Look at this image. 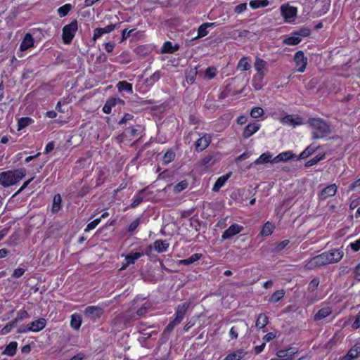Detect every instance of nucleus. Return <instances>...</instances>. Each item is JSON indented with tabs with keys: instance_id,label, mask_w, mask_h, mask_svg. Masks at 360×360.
<instances>
[{
	"instance_id": "nucleus-16",
	"label": "nucleus",
	"mask_w": 360,
	"mask_h": 360,
	"mask_svg": "<svg viewBox=\"0 0 360 360\" xmlns=\"http://www.w3.org/2000/svg\"><path fill=\"white\" fill-rule=\"evenodd\" d=\"M260 125L257 123H251L248 124L243 133V136L244 139H248L253 135L255 132H257L259 129Z\"/></svg>"
},
{
	"instance_id": "nucleus-3",
	"label": "nucleus",
	"mask_w": 360,
	"mask_h": 360,
	"mask_svg": "<svg viewBox=\"0 0 360 360\" xmlns=\"http://www.w3.org/2000/svg\"><path fill=\"white\" fill-rule=\"evenodd\" d=\"M308 124L311 127L313 139H322L331 131L330 126L322 119L310 118Z\"/></svg>"
},
{
	"instance_id": "nucleus-64",
	"label": "nucleus",
	"mask_w": 360,
	"mask_h": 360,
	"mask_svg": "<svg viewBox=\"0 0 360 360\" xmlns=\"http://www.w3.org/2000/svg\"><path fill=\"white\" fill-rule=\"evenodd\" d=\"M352 327L355 329H357L360 327V312L356 315L355 320L352 323Z\"/></svg>"
},
{
	"instance_id": "nucleus-48",
	"label": "nucleus",
	"mask_w": 360,
	"mask_h": 360,
	"mask_svg": "<svg viewBox=\"0 0 360 360\" xmlns=\"http://www.w3.org/2000/svg\"><path fill=\"white\" fill-rule=\"evenodd\" d=\"M162 52L173 53H174L173 44L170 41L165 42L162 47Z\"/></svg>"
},
{
	"instance_id": "nucleus-41",
	"label": "nucleus",
	"mask_w": 360,
	"mask_h": 360,
	"mask_svg": "<svg viewBox=\"0 0 360 360\" xmlns=\"http://www.w3.org/2000/svg\"><path fill=\"white\" fill-rule=\"evenodd\" d=\"M175 153L171 150H167L163 156V162L169 164L174 160Z\"/></svg>"
},
{
	"instance_id": "nucleus-19",
	"label": "nucleus",
	"mask_w": 360,
	"mask_h": 360,
	"mask_svg": "<svg viewBox=\"0 0 360 360\" xmlns=\"http://www.w3.org/2000/svg\"><path fill=\"white\" fill-rule=\"evenodd\" d=\"M295 157V155L291 151H286L278 154L276 157L272 159L271 162L278 163L280 162H285Z\"/></svg>"
},
{
	"instance_id": "nucleus-25",
	"label": "nucleus",
	"mask_w": 360,
	"mask_h": 360,
	"mask_svg": "<svg viewBox=\"0 0 360 360\" xmlns=\"http://www.w3.org/2000/svg\"><path fill=\"white\" fill-rule=\"evenodd\" d=\"M198 74L197 67L191 68L189 70L186 72V81L188 84H192L195 80Z\"/></svg>"
},
{
	"instance_id": "nucleus-21",
	"label": "nucleus",
	"mask_w": 360,
	"mask_h": 360,
	"mask_svg": "<svg viewBox=\"0 0 360 360\" xmlns=\"http://www.w3.org/2000/svg\"><path fill=\"white\" fill-rule=\"evenodd\" d=\"M231 175V172H229L226 174V175H223L218 178V179L216 181L215 184H214V186L212 188V191L214 192H217L219 191V189L224 185L226 181L229 179V177Z\"/></svg>"
},
{
	"instance_id": "nucleus-51",
	"label": "nucleus",
	"mask_w": 360,
	"mask_h": 360,
	"mask_svg": "<svg viewBox=\"0 0 360 360\" xmlns=\"http://www.w3.org/2000/svg\"><path fill=\"white\" fill-rule=\"evenodd\" d=\"M120 24H121V22H119L118 24H110L109 25L105 26V27L101 28L103 34L111 32L116 27H117Z\"/></svg>"
},
{
	"instance_id": "nucleus-42",
	"label": "nucleus",
	"mask_w": 360,
	"mask_h": 360,
	"mask_svg": "<svg viewBox=\"0 0 360 360\" xmlns=\"http://www.w3.org/2000/svg\"><path fill=\"white\" fill-rule=\"evenodd\" d=\"M274 229V226L270 222H266L262 230V236H269L272 233Z\"/></svg>"
},
{
	"instance_id": "nucleus-14",
	"label": "nucleus",
	"mask_w": 360,
	"mask_h": 360,
	"mask_svg": "<svg viewBox=\"0 0 360 360\" xmlns=\"http://www.w3.org/2000/svg\"><path fill=\"white\" fill-rule=\"evenodd\" d=\"M46 321L44 318L38 319L30 323L29 328L30 331L39 332L44 329L46 326Z\"/></svg>"
},
{
	"instance_id": "nucleus-45",
	"label": "nucleus",
	"mask_w": 360,
	"mask_h": 360,
	"mask_svg": "<svg viewBox=\"0 0 360 360\" xmlns=\"http://www.w3.org/2000/svg\"><path fill=\"white\" fill-rule=\"evenodd\" d=\"M188 184L186 180L181 181L174 186V191L176 193H180L186 188H187Z\"/></svg>"
},
{
	"instance_id": "nucleus-32",
	"label": "nucleus",
	"mask_w": 360,
	"mask_h": 360,
	"mask_svg": "<svg viewBox=\"0 0 360 360\" xmlns=\"http://www.w3.org/2000/svg\"><path fill=\"white\" fill-rule=\"evenodd\" d=\"M271 155L269 153H262L259 158H257L255 162H254V164L255 165H259V164H263V163H267V162H271Z\"/></svg>"
},
{
	"instance_id": "nucleus-49",
	"label": "nucleus",
	"mask_w": 360,
	"mask_h": 360,
	"mask_svg": "<svg viewBox=\"0 0 360 360\" xmlns=\"http://www.w3.org/2000/svg\"><path fill=\"white\" fill-rule=\"evenodd\" d=\"M238 67L243 70H248L250 68V65L246 58H243L240 60Z\"/></svg>"
},
{
	"instance_id": "nucleus-15",
	"label": "nucleus",
	"mask_w": 360,
	"mask_h": 360,
	"mask_svg": "<svg viewBox=\"0 0 360 360\" xmlns=\"http://www.w3.org/2000/svg\"><path fill=\"white\" fill-rule=\"evenodd\" d=\"M34 38L30 33H27L20 46V51H25L34 46Z\"/></svg>"
},
{
	"instance_id": "nucleus-2",
	"label": "nucleus",
	"mask_w": 360,
	"mask_h": 360,
	"mask_svg": "<svg viewBox=\"0 0 360 360\" xmlns=\"http://www.w3.org/2000/svg\"><path fill=\"white\" fill-rule=\"evenodd\" d=\"M26 175L23 168L8 170L0 173V184L4 187H9L18 183Z\"/></svg>"
},
{
	"instance_id": "nucleus-62",
	"label": "nucleus",
	"mask_w": 360,
	"mask_h": 360,
	"mask_svg": "<svg viewBox=\"0 0 360 360\" xmlns=\"http://www.w3.org/2000/svg\"><path fill=\"white\" fill-rule=\"evenodd\" d=\"M103 35L101 28H96L94 30L93 41H96L98 38Z\"/></svg>"
},
{
	"instance_id": "nucleus-34",
	"label": "nucleus",
	"mask_w": 360,
	"mask_h": 360,
	"mask_svg": "<svg viewBox=\"0 0 360 360\" xmlns=\"http://www.w3.org/2000/svg\"><path fill=\"white\" fill-rule=\"evenodd\" d=\"M143 255V252H133L130 253L125 257V261L128 264H134L135 261Z\"/></svg>"
},
{
	"instance_id": "nucleus-17",
	"label": "nucleus",
	"mask_w": 360,
	"mask_h": 360,
	"mask_svg": "<svg viewBox=\"0 0 360 360\" xmlns=\"http://www.w3.org/2000/svg\"><path fill=\"white\" fill-rule=\"evenodd\" d=\"M281 122L289 126L299 125L302 123V119L300 117H294L292 115H288L281 118Z\"/></svg>"
},
{
	"instance_id": "nucleus-23",
	"label": "nucleus",
	"mask_w": 360,
	"mask_h": 360,
	"mask_svg": "<svg viewBox=\"0 0 360 360\" xmlns=\"http://www.w3.org/2000/svg\"><path fill=\"white\" fill-rule=\"evenodd\" d=\"M332 311L329 307L322 308L317 311V313L314 315V321H319L325 319L328 315L331 314Z\"/></svg>"
},
{
	"instance_id": "nucleus-50",
	"label": "nucleus",
	"mask_w": 360,
	"mask_h": 360,
	"mask_svg": "<svg viewBox=\"0 0 360 360\" xmlns=\"http://www.w3.org/2000/svg\"><path fill=\"white\" fill-rule=\"evenodd\" d=\"M319 282H320L319 278H313L308 285V290L311 292L315 291L319 285Z\"/></svg>"
},
{
	"instance_id": "nucleus-33",
	"label": "nucleus",
	"mask_w": 360,
	"mask_h": 360,
	"mask_svg": "<svg viewBox=\"0 0 360 360\" xmlns=\"http://www.w3.org/2000/svg\"><path fill=\"white\" fill-rule=\"evenodd\" d=\"M82 323V319L78 314H73L71 316L70 325L71 327L75 330H78Z\"/></svg>"
},
{
	"instance_id": "nucleus-63",
	"label": "nucleus",
	"mask_w": 360,
	"mask_h": 360,
	"mask_svg": "<svg viewBox=\"0 0 360 360\" xmlns=\"http://www.w3.org/2000/svg\"><path fill=\"white\" fill-rule=\"evenodd\" d=\"M349 246L354 252L359 251L360 250V239L356 240L354 243H350Z\"/></svg>"
},
{
	"instance_id": "nucleus-55",
	"label": "nucleus",
	"mask_w": 360,
	"mask_h": 360,
	"mask_svg": "<svg viewBox=\"0 0 360 360\" xmlns=\"http://www.w3.org/2000/svg\"><path fill=\"white\" fill-rule=\"evenodd\" d=\"M161 75L160 71H156L150 77L149 79H148V81L153 84L160 79Z\"/></svg>"
},
{
	"instance_id": "nucleus-37",
	"label": "nucleus",
	"mask_w": 360,
	"mask_h": 360,
	"mask_svg": "<svg viewBox=\"0 0 360 360\" xmlns=\"http://www.w3.org/2000/svg\"><path fill=\"white\" fill-rule=\"evenodd\" d=\"M178 324V323L174 322V320L172 321L164 330L162 336L165 338H167L173 330L174 328Z\"/></svg>"
},
{
	"instance_id": "nucleus-38",
	"label": "nucleus",
	"mask_w": 360,
	"mask_h": 360,
	"mask_svg": "<svg viewBox=\"0 0 360 360\" xmlns=\"http://www.w3.org/2000/svg\"><path fill=\"white\" fill-rule=\"evenodd\" d=\"M32 120L30 117H25L18 120V130H21L28 126Z\"/></svg>"
},
{
	"instance_id": "nucleus-44",
	"label": "nucleus",
	"mask_w": 360,
	"mask_h": 360,
	"mask_svg": "<svg viewBox=\"0 0 360 360\" xmlns=\"http://www.w3.org/2000/svg\"><path fill=\"white\" fill-rule=\"evenodd\" d=\"M72 8V6L70 4H65L64 6H60L58 9V13L60 17H65Z\"/></svg>"
},
{
	"instance_id": "nucleus-59",
	"label": "nucleus",
	"mask_w": 360,
	"mask_h": 360,
	"mask_svg": "<svg viewBox=\"0 0 360 360\" xmlns=\"http://www.w3.org/2000/svg\"><path fill=\"white\" fill-rule=\"evenodd\" d=\"M143 201V197L138 194L135 195L133 202L131 204V207H136Z\"/></svg>"
},
{
	"instance_id": "nucleus-1",
	"label": "nucleus",
	"mask_w": 360,
	"mask_h": 360,
	"mask_svg": "<svg viewBox=\"0 0 360 360\" xmlns=\"http://www.w3.org/2000/svg\"><path fill=\"white\" fill-rule=\"evenodd\" d=\"M344 256L341 248H334L324 252L310 259L305 264L307 269H313L325 265L340 262Z\"/></svg>"
},
{
	"instance_id": "nucleus-39",
	"label": "nucleus",
	"mask_w": 360,
	"mask_h": 360,
	"mask_svg": "<svg viewBox=\"0 0 360 360\" xmlns=\"http://www.w3.org/2000/svg\"><path fill=\"white\" fill-rule=\"evenodd\" d=\"M324 157H325L324 154L318 155L314 157L313 158L310 159L305 163V167H311V166L317 164L319 161L323 160L324 158Z\"/></svg>"
},
{
	"instance_id": "nucleus-12",
	"label": "nucleus",
	"mask_w": 360,
	"mask_h": 360,
	"mask_svg": "<svg viewBox=\"0 0 360 360\" xmlns=\"http://www.w3.org/2000/svg\"><path fill=\"white\" fill-rule=\"evenodd\" d=\"M337 192V186L335 184H331L323 188L319 194V198L322 200L329 197L334 196Z\"/></svg>"
},
{
	"instance_id": "nucleus-56",
	"label": "nucleus",
	"mask_w": 360,
	"mask_h": 360,
	"mask_svg": "<svg viewBox=\"0 0 360 360\" xmlns=\"http://www.w3.org/2000/svg\"><path fill=\"white\" fill-rule=\"evenodd\" d=\"M30 317V315L29 314L27 313V311L25 310H20L18 312V314H17V320H19L20 321L25 319H27Z\"/></svg>"
},
{
	"instance_id": "nucleus-30",
	"label": "nucleus",
	"mask_w": 360,
	"mask_h": 360,
	"mask_svg": "<svg viewBox=\"0 0 360 360\" xmlns=\"http://www.w3.org/2000/svg\"><path fill=\"white\" fill-rule=\"evenodd\" d=\"M62 198L60 194H56L53 200L52 212H58L60 210Z\"/></svg>"
},
{
	"instance_id": "nucleus-35",
	"label": "nucleus",
	"mask_w": 360,
	"mask_h": 360,
	"mask_svg": "<svg viewBox=\"0 0 360 360\" xmlns=\"http://www.w3.org/2000/svg\"><path fill=\"white\" fill-rule=\"evenodd\" d=\"M117 86L120 91H132V85L126 81L119 82Z\"/></svg>"
},
{
	"instance_id": "nucleus-52",
	"label": "nucleus",
	"mask_w": 360,
	"mask_h": 360,
	"mask_svg": "<svg viewBox=\"0 0 360 360\" xmlns=\"http://www.w3.org/2000/svg\"><path fill=\"white\" fill-rule=\"evenodd\" d=\"M295 32L297 33V35L302 38L303 37L309 36L311 34V30L308 27H304Z\"/></svg>"
},
{
	"instance_id": "nucleus-7",
	"label": "nucleus",
	"mask_w": 360,
	"mask_h": 360,
	"mask_svg": "<svg viewBox=\"0 0 360 360\" xmlns=\"http://www.w3.org/2000/svg\"><path fill=\"white\" fill-rule=\"evenodd\" d=\"M294 60L297 67V71L303 72L305 70L307 64V59L304 56V53L302 51H297L294 56Z\"/></svg>"
},
{
	"instance_id": "nucleus-27",
	"label": "nucleus",
	"mask_w": 360,
	"mask_h": 360,
	"mask_svg": "<svg viewBox=\"0 0 360 360\" xmlns=\"http://www.w3.org/2000/svg\"><path fill=\"white\" fill-rule=\"evenodd\" d=\"M216 162L214 153H209L205 156L201 160V165L204 166L213 165Z\"/></svg>"
},
{
	"instance_id": "nucleus-22",
	"label": "nucleus",
	"mask_w": 360,
	"mask_h": 360,
	"mask_svg": "<svg viewBox=\"0 0 360 360\" xmlns=\"http://www.w3.org/2000/svg\"><path fill=\"white\" fill-rule=\"evenodd\" d=\"M18 343L15 341L11 342L5 348L2 354L7 355L8 356H13L17 351Z\"/></svg>"
},
{
	"instance_id": "nucleus-47",
	"label": "nucleus",
	"mask_w": 360,
	"mask_h": 360,
	"mask_svg": "<svg viewBox=\"0 0 360 360\" xmlns=\"http://www.w3.org/2000/svg\"><path fill=\"white\" fill-rule=\"evenodd\" d=\"M264 113V110L260 107H255L251 110L250 116L253 118L259 117Z\"/></svg>"
},
{
	"instance_id": "nucleus-24",
	"label": "nucleus",
	"mask_w": 360,
	"mask_h": 360,
	"mask_svg": "<svg viewBox=\"0 0 360 360\" xmlns=\"http://www.w3.org/2000/svg\"><path fill=\"white\" fill-rule=\"evenodd\" d=\"M169 247V243L165 240H158L154 243V249L158 252H164Z\"/></svg>"
},
{
	"instance_id": "nucleus-28",
	"label": "nucleus",
	"mask_w": 360,
	"mask_h": 360,
	"mask_svg": "<svg viewBox=\"0 0 360 360\" xmlns=\"http://www.w3.org/2000/svg\"><path fill=\"white\" fill-rule=\"evenodd\" d=\"M269 1L268 0H254L250 2V6L252 9L259 8H264L269 6Z\"/></svg>"
},
{
	"instance_id": "nucleus-57",
	"label": "nucleus",
	"mask_w": 360,
	"mask_h": 360,
	"mask_svg": "<svg viewBox=\"0 0 360 360\" xmlns=\"http://www.w3.org/2000/svg\"><path fill=\"white\" fill-rule=\"evenodd\" d=\"M247 9V3H242L236 6L234 8V12L240 14Z\"/></svg>"
},
{
	"instance_id": "nucleus-5",
	"label": "nucleus",
	"mask_w": 360,
	"mask_h": 360,
	"mask_svg": "<svg viewBox=\"0 0 360 360\" xmlns=\"http://www.w3.org/2000/svg\"><path fill=\"white\" fill-rule=\"evenodd\" d=\"M268 63L264 60L256 57L254 67L257 72L260 80H262L265 75L268 72Z\"/></svg>"
},
{
	"instance_id": "nucleus-13",
	"label": "nucleus",
	"mask_w": 360,
	"mask_h": 360,
	"mask_svg": "<svg viewBox=\"0 0 360 360\" xmlns=\"http://www.w3.org/2000/svg\"><path fill=\"white\" fill-rule=\"evenodd\" d=\"M281 9L283 18L289 21H291L297 14V8L293 6H282Z\"/></svg>"
},
{
	"instance_id": "nucleus-26",
	"label": "nucleus",
	"mask_w": 360,
	"mask_h": 360,
	"mask_svg": "<svg viewBox=\"0 0 360 360\" xmlns=\"http://www.w3.org/2000/svg\"><path fill=\"white\" fill-rule=\"evenodd\" d=\"M302 40V38L297 35L296 32H294L292 36H290L284 39V44L287 45L294 46L298 44Z\"/></svg>"
},
{
	"instance_id": "nucleus-9",
	"label": "nucleus",
	"mask_w": 360,
	"mask_h": 360,
	"mask_svg": "<svg viewBox=\"0 0 360 360\" xmlns=\"http://www.w3.org/2000/svg\"><path fill=\"white\" fill-rule=\"evenodd\" d=\"M297 352L295 347H290L288 349L279 350L276 353L278 357L276 360H292L293 356Z\"/></svg>"
},
{
	"instance_id": "nucleus-10",
	"label": "nucleus",
	"mask_w": 360,
	"mask_h": 360,
	"mask_svg": "<svg viewBox=\"0 0 360 360\" xmlns=\"http://www.w3.org/2000/svg\"><path fill=\"white\" fill-rule=\"evenodd\" d=\"M243 230V227L238 224H232L229 229H227L223 233L221 238L223 240L230 239L235 235L239 233Z\"/></svg>"
},
{
	"instance_id": "nucleus-8",
	"label": "nucleus",
	"mask_w": 360,
	"mask_h": 360,
	"mask_svg": "<svg viewBox=\"0 0 360 360\" xmlns=\"http://www.w3.org/2000/svg\"><path fill=\"white\" fill-rule=\"evenodd\" d=\"M191 304V302H186L183 303L182 304H179L176 308V312H175V318H174V322L180 323L181 321L183 320L189 306Z\"/></svg>"
},
{
	"instance_id": "nucleus-36",
	"label": "nucleus",
	"mask_w": 360,
	"mask_h": 360,
	"mask_svg": "<svg viewBox=\"0 0 360 360\" xmlns=\"http://www.w3.org/2000/svg\"><path fill=\"white\" fill-rule=\"evenodd\" d=\"M285 292L283 290L276 291L269 298V302L276 303L279 302L284 296Z\"/></svg>"
},
{
	"instance_id": "nucleus-61",
	"label": "nucleus",
	"mask_w": 360,
	"mask_h": 360,
	"mask_svg": "<svg viewBox=\"0 0 360 360\" xmlns=\"http://www.w3.org/2000/svg\"><path fill=\"white\" fill-rule=\"evenodd\" d=\"M134 116L131 114L127 113L124 115V117L119 121V124H122L124 123H126L127 122L132 120Z\"/></svg>"
},
{
	"instance_id": "nucleus-18",
	"label": "nucleus",
	"mask_w": 360,
	"mask_h": 360,
	"mask_svg": "<svg viewBox=\"0 0 360 360\" xmlns=\"http://www.w3.org/2000/svg\"><path fill=\"white\" fill-rule=\"evenodd\" d=\"M214 25V22H205L202 24L198 28V35L192 39V40H195L198 38H201L205 37L208 34L207 29L209 27H213Z\"/></svg>"
},
{
	"instance_id": "nucleus-46",
	"label": "nucleus",
	"mask_w": 360,
	"mask_h": 360,
	"mask_svg": "<svg viewBox=\"0 0 360 360\" xmlns=\"http://www.w3.org/2000/svg\"><path fill=\"white\" fill-rule=\"evenodd\" d=\"M359 355L357 354L356 352L350 349L347 354L343 356L340 360H354L356 359Z\"/></svg>"
},
{
	"instance_id": "nucleus-20",
	"label": "nucleus",
	"mask_w": 360,
	"mask_h": 360,
	"mask_svg": "<svg viewBox=\"0 0 360 360\" xmlns=\"http://www.w3.org/2000/svg\"><path fill=\"white\" fill-rule=\"evenodd\" d=\"M248 328V325L244 321H240L238 323L237 326H233L229 332V335L232 339H237L238 336V332L242 329H246Z\"/></svg>"
},
{
	"instance_id": "nucleus-4",
	"label": "nucleus",
	"mask_w": 360,
	"mask_h": 360,
	"mask_svg": "<svg viewBox=\"0 0 360 360\" xmlns=\"http://www.w3.org/2000/svg\"><path fill=\"white\" fill-rule=\"evenodd\" d=\"M78 29L77 21L74 20L70 24L66 25L63 28V40L65 44H70L74 38Z\"/></svg>"
},
{
	"instance_id": "nucleus-6",
	"label": "nucleus",
	"mask_w": 360,
	"mask_h": 360,
	"mask_svg": "<svg viewBox=\"0 0 360 360\" xmlns=\"http://www.w3.org/2000/svg\"><path fill=\"white\" fill-rule=\"evenodd\" d=\"M103 314V309L98 306H89L84 310V315L88 319L96 320Z\"/></svg>"
},
{
	"instance_id": "nucleus-31",
	"label": "nucleus",
	"mask_w": 360,
	"mask_h": 360,
	"mask_svg": "<svg viewBox=\"0 0 360 360\" xmlns=\"http://www.w3.org/2000/svg\"><path fill=\"white\" fill-rule=\"evenodd\" d=\"M267 324H268L267 316L264 313L260 314L257 319L256 326L259 328H263Z\"/></svg>"
},
{
	"instance_id": "nucleus-60",
	"label": "nucleus",
	"mask_w": 360,
	"mask_h": 360,
	"mask_svg": "<svg viewBox=\"0 0 360 360\" xmlns=\"http://www.w3.org/2000/svg\"><path fill=\"white\" fill-rule=\"evenodd\" d=\"M25 272V269L23 268L15 269L13 271V277L16 278H20L24 274Z\"/></svg>"
},
{
	"instance_id": "nucleus-43",
	"label": "nucleus",
	"mask_w": 360,
	"mask_h": 360,
	"mask_svg": "<svg viewBox=\"0 0 360 360\" xmlns=\"http://www.w3.org/2000/svg\"><path fill=\"white\" fill-rule=\"evenodd\" d=\"M243 353L244 352L243 351H238L236 352L229 354L224 360H240L243 357Z\"/></svg>"
},
{
	"instance_id": "nucleus-54",
	"label": "nucleus",
	"mask_w": 360,
	"mask_h": 360,
	"mask_svg": "<svg viewBox=\"0 0 360 360\" xmlns=\"http://www.w3.org/2000/svg\"><path fill=\"white\" fill-rule=\"evenodd\" d=\"M101 218H98L92 221L91 222L89 223L84 229L86 232L89 231L90 230L94 229L96 228V226L100 223Z\"/></svg>"
},
{
	"instance_id": "nucleus-58",
	"label": "nucleus",
	"mask_w": 360,
	"mask_h": 360,
	"mask_svg": "<svg viewBox=\"0 0 360 360\" xmlns=\"http://www.w3.org/2000/svg\"><path fill=\"white\" fill-rule=\"evenodd\" d=\"M140 218L136 219L134 221H133L129 226L128 231L129 232H133L136 230V229L138 227V226L140 224Z\"/></svg>"
},
{
	"instance_id": "nucleus-53",
	"label": "nucleus",
	"mask_w": 360,
	"mask_h": 360,
	"mask_svg": "<svg viewBox=\"0 0 360 360\" xmlns=\"http://www.w3.org/2000/svg\"><path fill=\"white\" fill-rule=\"evenodd\" d=\"M205 75L208 79H212L216 75V68L214 67H209L205 72Z\"/></svg>"
},
{
	"instance_id": "nucleus-29",
	"label": "nucleus",
	"mask_w": 360,
	"mask_h": 360,
	"mask_svg": "<svg viewBox=\"0 0 360 360\" xmlns=\"http://www.w3.org/2000/svg\"><path fill=\"white\" fill-rule=\"evenodd\" d=\"M201 257H202V254L195 253V254L192 255L190 257H188L187 259L180 260L179 264L188 266V265L193 264V262L198 261V259H200Z\"/></svg>"
},
{
	"instance_id": "nucleus-11",
	"label": "nucleus",
	"mask_w": 360,
	"mask_h": 360,
	"mask_svg": "<svg viewBox=\"0 0 360 360\" xmlns=\"http://www.w3.org/2000/svg\"><path fill=\"white\" fill-rule=\"evenodd\" d=\"M210 142L211 136L210 134H205L195 142V150L198 152L202 151L209 146Z\"/></svg>"
},
{
	"instance_id": "nucleus-40",
	"label": "nucleus",
	"mask_w": 360,
	"mask_h": 360,
	"mask_svg": "<svg viewBox=\"0 0 360 360\" xmlns=\"http://www.w3.org/2000/svg\"><path fill=\"white\" fill-rule=\"evenodd\" d=\"M315 150H316V148L312 146L311 145L308 146L304 151H302L300 153V155L298 158V160L304 159V158H307L308 156L311 155L313 153H314Z\"/></svg>"
}]
</instances>
